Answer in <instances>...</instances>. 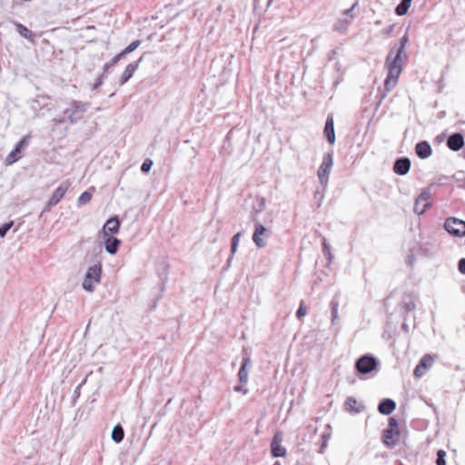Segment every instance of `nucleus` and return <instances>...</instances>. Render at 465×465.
Segmentation results:
<instances>
[{
    "mask_svg": "<svg viewBox=\"0 0 465 465\" xmlns=\"http://www.w3.org/2000/svg\"><path fill=\"white\" fill-rule=\"evenodd\" d=\"M330 438H331L330 433H323L322 435V445H321V449H320V453L324 452V450L327 447V443H328V440H330Z\"/></svg>",
    "mask_w": 465,
    "mask_h": 465,
    "instance_id": "37",
    "label": "nucleus"
},
{
    "mask_svg": "<svg viewBox=\"0 0 465 465\" xmlns=\"http://www.w3.org/2000/svg\"><path fill=\"white\" fill-rule=\"evenodd\" d=\"M307 313V308L306 306H304L303 302H302L296 312V317L298 319H301L302 318L303 316H305Z\"/></svg>",
    "mask_w": 465,
    "mask_h": 465,
    "instance_id": "40",
    "label": "nucleus"
},
{
    "mask_svg": "<svg viewBox=\"0 0 465 465\" xmlns=\"http://www.w3.org/2000/svg\"><path fill=\"white\" fill-rule=\"evenodd\" d=\"M123 57L118 54H116L114 57H113V59L109 62V63H106L104 66V74H106L107 72L109 71V69L113 66H114Z\"/></svg>",
    "mask_w": 465,
    "mask_h": 465,
    "instance_id": "31",
    "label": "nucleus"
},
{
    "mask_svg": "<svg viewBox=\"0 0 465 465\" xmlns=\"http://www.w3.org/2000/svg\"><path fill=\"white\" fill-rule=\"evenodd\" d=\"M105 74H102L94 84L93 89L96 90L103 84V79Z\"/></svg>",
    "mask_w": 465,
    "mask_h": 465,
    "instance_id": "41",
    "label": "nucleus"
},
{
    "mask_svg": "<svg viewBox=\"0 0 465 465\" xmlns=\"http://www.w3.org/2000/svg\"><path fill=\"white\" fill-rule=\"evenodd\" d=\"M458 268L460 273L465 274V258L460 260Z\"/></svg>",
    "mask_w": 465,
    "mask_h": 465,
    "instance_id": "42",
    "label": "nucleus"
},
{
    "mask_svg": "<svg viewBox=\"0 0 465 465\" xmlns=\"http://www.w3.org/2000/svg\"><path fill=\"white\" fill-rule=\"evenodd\" d=\"M448 147L452 151H459L464 145V139L460 134L450 135L447 141Z\"/></svg>",
    "mask_w": 465,
    "mask_h": 465,
    "instance_id": "20",
    "label": "nucleus"
},
{
    "mask_svg": "<svg viewBox=\"0 0 465 465\" xmlns=\"http://www.w3.org/2000/svg\"><path fill=\"white\" fill-rule=\"evenodd\" d=\"M263 205H264V203H263V200H262V203H261V209H260V211H262V209Z\"/></svg>",
    "mask_w": 465,
    "mask_h": 465,
    "instance_id": "45",
    "label": "nucleus"
},
{
    "mask_svg": "<svg viewBox=\"0 0 465 465\" xmlns=\"http://www.w3.org/2000/svg\"><path fill=\"white\" fill-rule=\"evenodd\" d=\"M141 45L140 40H135L127 45L119 54L124 58L126 54L134 52Z\"/></svg>",
    "mask_w": 465,
    "mask_h": 465,
    "instance_id": "28",
    "label": "nucleus"
},
{
    "mask_svg": "<svg viewBox=\"0 0 465 465\" xmlns=\"http://www.w3.org/2000/svg\"><path fill=\"white\" fill-rule=\"evenodd\" d=\"M338 308H339V302L336 299H332V301L331 302L332 324H335L336 320L338 319Z\"/></svg>",
    "mask_w": 465,
    "mask_h": 465,
    "instance_id": "29",
    "label": "nucleus"
},
{
    "mask_svg": "<svg viewBox=\"0 0 465 465\" xmlns=\"http://www.w3.org/2000/svg\"><path fill=\"white\" fill-rule=\"evenodd\" d=\"M345 410L351 413H360L364 410V406L355 398L348 397L345 401Z\"/></svg>",
    "mask_w": 465,
    "mask_h": 465,
    "instance_id": "21",
    "label": "nucleus"
},
{
    "mask_svg": "<svg viewBox=\"0 0 465 465\" xmlns=\"http://www.w3.org/2000/svg\"><path fill=\"white\" fill-rule=\"evenodd\" d=\"M407 37L404 36L399 45L394 46L387 57L386 65L388 68V75L384 83L385 89L391 91L398 82V78L402 70L401 54L404 49Z\"/></svg>",
    "mask_w": 465,
    "mask_h": 465,
    "instance_id": "1",
    "label": "nucleus"
},
{
    "mask_svg": "<svg viewBox=\"0 0 465 465\" xmlns=\"http://www.w3.org/2000/svg\"><path fill=\"white\" fill-rule=\"evenodd\" d=\"M400 438L401 431L398 421L391 417L389 419L388 427L383 431L382 441L388 447H394L400 441Z\"/></svg>",
    "mask_w": 465,
    "mask_h": 465,
    "instance_id": "4",
    "label": "nucleus"
},
{
    "mask_svg": "<svg viewBox=\"0 0 465 465\" xmlns=\"http://www.w3.org/2000/svg\"><path fill=\"white\" fill-rule=\"evenodd\" d=\"M445 457H446V452H445V450H438V452H437L436 464H437V465H446V460H445Z\"/></svg>",
    "mask_w": 465,
    "mask_h": 465,
    "instance_id": "36",
    "label": "nucleus"
},
{
    "mask_svg": "<svg viewBox=\"0 0 465 465\" xmlns=\"http://www.w3.org/2000/svg\"><path fill=\"white\" fill-rule=\"evenodd\" d=\"M378 109V104H375L373 113ZM374 114H372V118L370 119L368 125H367V132H374L375 131V121L373 119Z\"/></svg>",
    "mask_w": 465,
    "mask_h": 465,
    "instance_id": "39",
    "label": "nucleus"
},
{
    "mask_svg": "<svg viewBox=\"0 0 465 465\" xmlns=\"http://www.w3.org/2000/svg\"><path fill=\"white\" fill-rule=\"evenodd\" d=\"M444 227L452 235L460 237L465 235V222L462 220L450 217L446 219Z\"/></svg>",
    "mask_w": 465,
    "mask_h": 465,
    "instance_id": "11",
    "label": "nucleus"
},
{
    "mask_svg": "<svg viewBox=\"0 0 465 465\" xmlns=\"http://www.w3.org/2000/svg\"><path fill=\"white\" fill-rule=\"evenodd\" d=\"M143 57H141L138 61L134 62V63H131L129 64L124 73L122 74L120 79H119V84L120 85H124L125 83H127L129 81V79L131 77H133L134 72L138 69L139 67V64L142 61Z\"/></svg>",
    "mask_w": 465,
    "mask_h": 465,
    "instance_id": "16",
    "label": "nucleus"
},
{
    "mask_svg": "<svg viewBox=\"0 0 465 465\" xmlns=\"http://www.w3.org/2000/svg\"><path fill=\"white\" fill-rule=\"evenodd\" d=\"M241 236H242V232H237L232 236V241H231L232 256L228 259V262H230L232 257L235 254L238 245H239Z\"/></svg>",
    "mask_w": 465,
    "mask_h": 465,
    "instance_id": "27",
    "label": "nucleus"
},
{
    "mask_svg": "<svg viewBox=\"0 0 465 465\" xmlns=\"http://www.w3.org/2000/svg\"><path fill=\"white\" fill-rule=\"evenodd\" d=\"M30 142V135L24 136L15 145V149L7 155L5 161L8 164H12L20 158V154L25 149Z\"/></svg>",
    "mask_w": 465,
    "mask_h": 465,
    "instance_id": "13",
    "label": "nucleus"
},
{
    "mask_svg": "<svg viewBox=\"0 0 465 465\" xmlns=\"http://www.w3.org/2000/svg\"><path fill=\"white\" fill-rule=\"evenodd\" d=\"M50 96L47 94H40L33 101V107L35 108V104H39V106H45V102L48 101Z\"/></svg>",
    "mask_w": 465,
    "mask_h": 465,
    "instance_id": "33",
    "label": "nucleus"
},
{
    "mask_svg": "<svg viewBox=\"0 0 465 465\" xmlns=\"http://www.w3.org/2000/svg\"><path fill=\"white\" fill-rule=\"evenodd\" d=\"M283 440L282 432L277 431L271 443L272 455L275 458L284 457L286 454V449L282 446Z\"/></svg>",
    "mask_w": 465,
    "mask_h": 465,
    "instance_id": "14",
    "label": "nucleus"
},
{
    "mask_svg": "<svg viewBox=\"0 0 465 465\" xmlns=\"http://www.w3.org/2000/svg\"><path fill=\"white\" fill-rule=\"evenodd\" d=\"M411 168V161L409 158H400L398 159L393 166V171L399 175H405Z\"/></svg>",
    "mask_w": 465,
    "mask_h": 465,
    "instance_id": "18",
    "label": "nucleus"
},
{
    "mask_svg": "<svg viewBox=\"0 0 465 465\" xmlns=\"http://www.w3.org/2000/svg\"><path fill=\"white\" fill-rule=\"evenodd\" d=\"M272 0H269V3L271 2Z\"/></svg>",
    "mask_w": 465,
    "mask_h": 465,
    "instance_id": "47",
    "label": "nucleus"
},
{
    "mask_svg": "<svg viewBox=\"0 0 465 465\" xmlns=\"http://www.w3.org/2000/svg\"><path fill=\"white\" fill-rule=\"evenodd\" d=\"M14 24L21 36L29 40H33L34 35L31 30L20 23L15 22Z\"/></svg>",
    "mask_w": 465,
    "mask_h": 465,
    "instance_id": "26",
    "label": "nucleus"
},
{
    "mask_svg": "<svg viewBox=\"0 0 465 465\" xmlns=\"http://www.w3.org/2000/svg\"><path fill=\"white\" fill-rule=\"evenodd\" d=\"M358 3H354L351 8L346 9L343 11L342 15L343 18H340L336 21V23L333 25V30L340 32V33H345L347 30L348 25L351 23L352 19L355 17L354 10L357 6Z\"/></svg>",
    "mask_w": 465,
    "mask_h": 465,
    "instance_id": "10",
    "label": "nucleus"
},
{
    "mask_svg": "<svg viewBox=\"0 0 465 465\" xmlns=\"http://www.w3.org/2000/svg\"><path fill=\"white\" fill-rule=\"evenodd\" d=\"M252 367V360L249 356L242 358L240 370L238 371L239 381L246 384L249 379V369Z\"/></svg>",
    "mask_w": 465,
    "mask_h": 465,
    "instance_id": "15",
    "label": "nucleus"
},
{
    "mask_svg": "<svg viewBox=\"0 0 465 465\" xmlns=\"http://www.w3.org/2000/svg\"><path fill=\"white\" fill-rule=\"evenodd\" d=\"M432 205V193L429 188L423 189L414 203V212L418 215L423 214Z\"/></svg>",
    "mask_w": 465,
    "mask_h": 465,
    "instance_id": "6",
    "label": "nucleus"
},
{
    "mask_svg": "<svg viewBox=\"0 0 465 465\" xmlns=\"http://www.w3.org/2000/svg\"><path fill=\"white\" fill-rule=\"evenodd\" d=\"M322 252H323V254L326 256L328 262H331L332 260V255H331V247L327 243L325 238L322 239Z\"/></svg>",
    "mask_w": 465,
    "mask_h": 465,
    "instance_id": "32",
    "label": "nucleus"
},
{
    "mask_svg": "<svg viewBox=\"0 0 465 465\" xmlns=\"http://www.w3.org/2000/svg\"><path fill=\"white\" fill-rule=\"evenodd\" d=\"M120 228V221L114 216L106 221L103 227V232L105 235L117 233Z\"/></svg>",
    "mask_w": 465,
    "mask_h": 465,
    "instance_id": "19",
    "label": "nucleus"
},
{
    "mask_svg": "<svg viewBox=\"0 0 465 465\" xmlns=\"http://www.w3.org/2000/svg\"><path fill=\"white\" fill-rule=\"evenodd\" d=\"M412 0H401V2H403L404 4H407L408 5L411 6V3Z\"/></svg>",
    "mask_w": 465,
    "mask_h": 465,
    "instance_id": "44",
    "label": "nucleus"
},
{
    "mask_svg": "<svg viewBox=\"0 0 465 465\" xmlns=\"http://www.w3.org/2000/svg\"><path fill=\"white\" fill-rule=\"evenodd\" d=\"M434 363V357L430 354L424 355L419 364L415 367L413 374L415 378H421L423 377L427 371L433 366Z\"/></svg>",
    "mask_w": 465,
    "mask_h": 465,
    "instance_id": "12",
    "label": "nucleus"
},
{
    "mask_svg": "<svg viewBox=\"0 0 465 465\" xmlns=\"http://www.w3.org/2000/svg\"><path fill=\"white\" fill-rule=\"evenodd\" d=\"M70 187L69 181L63 182L52 193L50 199L46 203L45 206L44 207L43 213H47L51 211V209L58 204V203L64 198V194L68 191Z\"/></svg>",
    "mask_w": 465,
    "mask_h": 465,
    "instance_id": "8",
    "label": "nucleus"
},
{
    "mask_svg": "<svg viewBox=\"0 0 465 465\" xmlns=\"http://www.w3.org/2000/svg\"><path fill=\"white\" fill-rule=\"evenodd\" d=\"M323 133L328 143L333 144L335 143V131L333 116L331 114L327 116Z\"/></svg>",
    "mask_w": 465,
    "mask_h": 465,
    "instance_id": "17",
    "label": "nucleus"
},
{
    "mask_svg": "<svg viewBox=\"0 0 465 465\" xmlns=\"http://www.w3.org/2000/svg\"><path fill=\"white\" fill-rule=\"evenodd\" d=\"M91 199H92V193L88 191H85L80 194L77 202H78L79 205H84V204L88 203L91 201Z\"/></svg>",
    "mask_w": 465,
    "mask_h": 465,
    "instance_id": "30",
    "label": "nucleus"
},
{
    "mask_svg": "<svg viewBox=\"0 0 465 465\" xmlns=\"http://www.w3.org/2000/svg\"><path fill=\"white\" fill-rule=\"evenodd\" d=\"M252 219L254 222L252 241L258 248H264L267 245V240L270 238L272 232L257 220L256 214L252 213Z\"/></svg>",
    "mask_w": 465,
    "mask_h": 465,
    "instance_id": "5",
    "label": "nucleus"
},
{
    "mask_svg": "<svg viewBox=\"0 0 465 465\" xmlns=\"http://www.w3.org/2000/svg\"><path fill=\"white\" fill-rule=\"evenodd\" d=\"M378 365L375 357L365 354L360 357L355 362V369L361 374H367L375 370Z\"/></svg>",
    "mask_w": 465,
    "mask_h": 465,
    "instance_id": "9",
    "label": "nucleus"
},
{
    "mask_svg": "<svg viewBox=\"0 0 465 465\" xmlns=\"http://www.w3.org/2000/svg\"><path fill=\"white\" fill-rule=\"evenodd\" d=\"M121 244V241L115 237H108L104 242L105 251L110 254H115Z\"/></svg>",
    "mask_w": 465,
    "mask_h": 465,
    "instance_id": "23",
    "label": "nucleus"
},
{
    "mask_svg": "<svg viewBox=\"0 0 465 465\" xmlns=\"http://www.w3.org/2000/svg\"><path fill=\"white\" fill-rule=\"evenodd\" d=\"M274 465H280V463H279L278 461H276V462L274 463Z\"/></svg>",
    "mask_w": 465,
    "mask_h": 465,
    "instance_id": "46",
    "label": "nucleus"
},
{
    "mask_svg": "<svg viewBox=\"0 0 465 465\" xmlns=\"http://www.w3.org/2000/svg\"><path fill=\"white\" fill-rule=\"evenodd\" d=\"M333 165L332 153H326L322 157V162L318 170V178L322 184L326 185L329 180V174Z\"/></svg>",
    "mask_w": 465,
    "mask_h": 465,
    "instance_id": "7",
    "label": "nucleus"
},
{
    "mask_svg": "<svg viewBox=\"0 0 465 465\" xmlns=\"http://www.w3.org/2000/svg\"><path fill=\"white\" fill-rule=\"evenodd\" d=\"M90 103L72 99L68 106L64 110V116L61 119H54L56 124L69 122L71 124L78 123L86 113Z\"/></svg>",
    "mask_w": 465,
    "mask_h": 465,
    "instance_id": "3",
    "label": "nucleus"
},
{
    "mask_svg": "<svg viewBox=\"0 0 465 465\" xmlns=\"http://www.w3.org/2000/svg\"><path fill=\"white\" fill-rule=\"evenodd\" d=\"M14 222L10 221L0 226V237H5L7 232L13 227Z\"/></svg>",
    "mask_w": 465,
    "mask_h": 465,
    "instance_id": "34",
    "label": "nucleus"
},
{
    "mask_svg": "<svg viewBox=\"0 0 465 465\" xmlns=\"http://www.w3.org/2000/svg\"><path fill=\"white\" fill-rule=\"evenodd\" d=\"M101 253V244L94 246L91 252V261L95 262V263L88 268L82 284L83 288L88 292H93L95 285L100 283L101 281L102 264L100 260H98V256Z\"/></svg>",
    "mask_w": 465,
    "mask_h": 465,
    "instance_id": "2",
    "label": "nucleus"
},
{
    "mask_svg": "<svg viewBox=\"0 0 465 465\" xmlns=\"http://www.w3.org/2000/svg\"><path fill=\"white\" fill-rule=\"evenodd\" d=\"M153 166V161L150 159H145L144 162L141 165V171L143 173H148Z\"/></svg>",
    "mask_w": 465,
    "mask_h": 465,
    "instance_id": "38",
    "label": "nucleus"
},
{
    "mask_svg": "<svg viewBox=\"0 0 465 465\" xmlns=\"http://www.w3.org/2000/svg\"><path fill=\"white\" fill-rule=\"evenodd\" d=\"M410 8V5L407 4H404L403 2H401L396 7V14L398 15H403L408 12V9Z\"/></svg>",
    "mask_w": 465,
    "mask_h": 465,
    "instance_id": "35",
    "label": "nucleus"
},
{
    "mask_svg": "<svg viewBox=\"0 0 465 465\" xmlns=\"http://www.w3.org/2000/svg\"><path fill=\"white\" fill-rule=\"evenodd\" d=\"M396 409V403L391 399H384L380 402V413L389 415Z\"/></svg>",
    "mask_w": 465,
    "mask_h": 465,
    "instance_id": "24",
    "label": "nucleus"
},
{
    "mask_svg": "<svg viewBox=\"0 0 465 465\" xmlns=\"http://www.w3.org/2000/svg\"><path fill=\"white\" fill-rule=\"evenodd\" d=\"M111 437L112 440L116 443H120L124 440V430L120 424H117L114 427Z\"/></svg>",
    "mask_w": 465,
    "mask_h": 465,
    "instance_id": "25",
    "label": "nucleus"
},
{
    "mask_svg": "<svg viewBox=\"0 0 465 465\" xmlns=\"http://www.w3.org/2000/svg\"><path fill=\"white\" fill-rule=\"evenodd\" d=\"M234 391H238V392H242L243 394H247L248 393V389H246L244 386L242 385H237L234 387Z\"/></svg>",
    "mask_w": 465,
    "mask_h": 465,
    "instance_id": "43",
    "label": "nucleus"
},
{
    "mask_svg": "<svg viewBox=\"0 0 465 465\" xmlns=\"http://www.w3.org/2000/svg\"><path fill=\"white\" fill-rule=\"evenodd\" d=\"M415 152L420 158L425 159L431 155L432 149L428 142L423 141L416 144Z\"/></svg>",
    "mask_w": 465,
    "mask_h": 465,
    "instance_id": "22",
    "label": "nucleus"
}]
</instances>
